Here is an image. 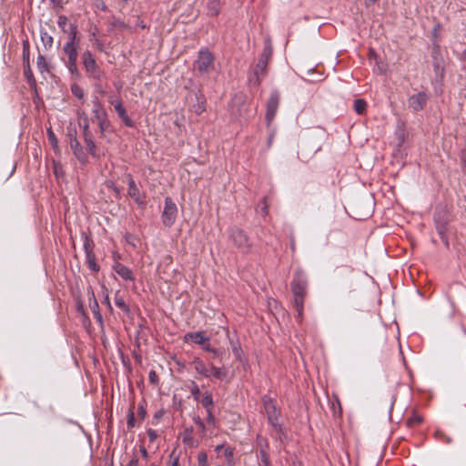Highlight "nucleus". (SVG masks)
I'll return each instance as SVG.
<instances>
[{
	"mask_svg": "<svg viewBox=\"0 0 466 466\" xmlns=\"http://www.w3.org/2000/svg\"><path fill=\"white\" fill-rule=\"evenodd\" d=\"M308 279L304 272L297 270L291 281V290L294 297V306L298 311V317L303 314L304 299L307 295Z\"/></svg>",
	"mask_w": 466,
	"mask_h": 466,
	"instance_id": "obj_1",
	"label": "nucleus"
},
{
	"mask_svg": "<svg viewBox=\"0 0 466 466\" xmlns=\"http://www.w3.org/2000/svg\"><path fill=\"white\" fill-rule=\"evenodd\" d=\"M262 400L268 423L272 426L275 434L279 435L282 432V427L279 423V416L280 412L277 409L276 404L271 400V398L264 396Z\"/></svg>",
	"mask_w": 466,
	"mask_h": 466,
	"instance_id": "obj_2",
	"label": "nucleus"
},
{
	"mask_svg": "<svg viewBox=\"0 0 466 466\" xmlns=\"http://www.w3.org/2000/svg\"><path fill=\"white\" fill-rule=\"evenodd\" d=\"M82 60L84 67L89 77H92L96 80H101L104 77V72L97 66L90 51L87 50L83 53Z\"/></svg>",
	"mask_w": 466,
	"mask_h": 466,
	"instance_id": "obj_3",
	"label": "nucleus"
},
{
	"mask_svg": "<svg viewBox=\"0 0 466 466\" xmlns=\"http://www.w3.org/2000/svg\"><path fill=\"white\" fill-rule=\"evenodd\" d=\"M177 216V205L173 202L171 198L167 197L165 198V207L162 212V222L165 227L170 228L174 225Z\"/></svg>",
	"mask_w": 466,
	"mask_h": 466,
	"instance_id": "obj_4",
	"label": "nucleus"
},
{
	"mask_svg": "<svg viewBox=\"0 0 466 466\" xmlns=\"http://www.w3.org/2000/svg\"><path fill=\"white\" fill-rule=\"evenodd\" d=\"M229 236L233 243L242 252H248L250 248V241L245 232L238 228H232L229 231Z\"/></svg>",
	"mask_w": 466,
	"mask_h": 466,
	"instance_id": "obj_5",
	"label": "nucleus"
},
{
	"mask_svg": "<svg viewBox=\"0 0 466 466\" xmlns=\"http://www.w3.org/2000/svg\"><path fill=\"white\" fill-rule=\"evenodd\" d=\"M213 63V55L208 50H200L195 62V67L199 73L203 74L209 70Z\"/></svg>",
	"mask_w": 466,
	"mask_h": 466,
	"instance_id": "obj_6",
	"label": "nucleus"
},
{
	"mask_svg": "<svg viewBox=\"0 0 466 466\" xmlns=\"http://www.w3.org/2000/svg\"><path fill=\"white\" fill-rule=\"evenodd\" d=\"M63 52L66 56L67 60L66 61V65L72 75L78 74L77 68V46H73L69 45H65L63 47Z\"/></svg>",
	"mask_w": 466,
	"mask_h": 466,
	"instance_id": "obj_7",
	"label": "nucleus"
},
{
	"mask_svg": "<svg viewBox=\"0 0 466 466\" xmlns=\"http://www.w3.org/2000/svg\"><path fill=\"white\" fill-rule=\"evenodd\" d=\"M431 57L435 78L437 80H441L444 76L445 66L444 60L440 54L439 46L433 48Z\"/></svg>",
	"mask_w": 466,
	"mask_h": 466,
	"instance_id": "obj_8",
	"label": "nucleus"
},
{
	"mask_svg": "<svg viewBox=\"0 0 466 466\" xmlns=\"http://www.w3.org/2000/svg\"><path fill=\"white\" fill-rule=\"evenodd\" d=\"M279 104V95L278 92H272L268 97L267 103V113L266 119L268 124H269L276 116L278 107Z\"/></svg>",
	"mask_w": 466,
	"mask_h": 466,
	"instance_id": "obj_9",
	"label": "nucleus"
},
{
	"mask_svg": "<svg viewBox=\"0 0 466 466\" xmlns=\"http://www.w3.org/2000/svg\"><path fill=\"white\" fill-rule=\"evenodd\" d=\"M428 101V96L425 92H419L410 96L408 99L409 106L415 112L424 108Z\"/></svg>",
	"mask_w": 466,
	"mask_h": 466,
	"instance_id": "obj_10",
	"label": "nucleus"
},
{
	"mask_svg": "<svg viewBox=\"0 0 466 466\" xmlns=\"http://www.w3.org/2000/svg\"><path fill=\"white\" fill-rule=\"evenodd\" d=\"M271 56H272V46L269 44L266 45L258 61V64H257V66L255 69L256 76H258L259 73H264Z\"/></svg>",
	"mask_w": 466,
	"mask_h": 466,
	"instance_id": "obj_11",
	"label": "nucleus"
},
{
	"mask_svg": "<svg viewBox=\"0 0 466 466\" xmlns=\"http://www.w3.org/2000/svg\"><path fill=\"white\" fill-rule=\"evenodd\" d=\"M109 102H110V104H112L114 106L116 112L117 113L118 116L123 121V123L128 127H133L134 122L127 116V111H126L125 107L123 106L122 102L118 99H114L113 97H111L109 99Z\"/></svg>",
	"mask_w": 466,
	"mask_h": 466,
	"instance_id": "obj_12",
	"label": "nucleus"
},
{
	"mask_svg": "<svg viewBox=\"0 0 466 466\" xmlns=\"http://www.w3.org/2000/svg\"><path fill=\"white\" fill-rule=\"evenodd\" d=\"M127 194L128 196L138 205H144L145 202L141 198L139 188L137 187L135 180L133 179V177L130 174L127 175Z\"/></svg>",
	"mask_w": 466,
	"mask_h": 466,
	"instance_id": "obj_13",
	"label": "nucleus"
},
{
	"mask_svg": "<svg viewBox=\"0 0 466 466\" xmlns=\"http://www.w3.org/2000/svg\"><path fill=\"white\" fill-rule=\"evenodd\" d=\"M115 272L121 277L124 280H134V275L132 270L125 265L116 262L113 266Z\"/></svg>",
	"mask_w": 466,
	"mask_h": 466,
	"instance_id": "obj_14",
	"label": "nucleus"
},
{
	"mask_svg": "<svg viewBox=\"0 0 466 466\" xmlns=\"http://www.w3.org/2000/svg\"><path fill=\"white\" fill-rule=\"evenodd\" d=\"M184 339L186 341L190 340L196 344L202 345L208 342L209 340V338L205 335V332L197 331L187 333L184 337Z\"/></svg>",
	"mask_w": 466,
	"mask_h": 466,
	"instance_id": "obj_15",
	"label": "nucleus"
},
{
	"mask_svg": "<svg viewBox=\"0 0 466 466\" xmlns=\"http://www.w3.org/2000/svg\"><path fill=\"white\" fill-rule=\"evenodd\" d=\"M192 366L198 374L206 378L210 377V368H208L204 361L199 358H195L193 360Z\"/></svg>",
	"mask_w": 466,
	"mask_h": 466,
	"instance_id": "obj_16",
	"label": "nucleus"
},
{
	"mask_svg": "<svg viewBox=\"0 0 466 466\" xmlns=\"http://www.w3.org/2000/svg\"><path fill=\"white\" fill-rule=\"evenodd\" d=\"M70 147L73 150L74 155L82 162L85 161L86 157L83 152L82 147L76 137L71 136L70 137Z\"/></svg>",
	"mask_w": 466,
	"mask_h": 466,
	"instance_id": "obj_17",
	"label": "nucleus"
},
{
	"mask_svg": "<svg viewBox=\"0 0 466 466\" xmlns=\"http://www.w3.org/2000/svg\"><path fill=\"white\" fill-rule=\"evenodd\" d=\"M92 103L94 105V108L92 109V114H93V118L95 120H96L100 117L107 116L106 110L103 108V106L101 105V103L97 97L94 98Z\"/></svg>",
	"mask_w": 466,
	"mask_h": 466,
	"instance_id": "obj_18",
	"label": "nucleus"
},
{
	"mask_svg": "<svg viewBox=\"0 0 466 466\" xmlns=\"http://www.w3.org/2000/svg\"><path fill=\"white\" fill-rule=\"evenodd\" d=\"M86 254V263L88 265V268L94 271L97 272L99 270V267L96 262V257L93 253L92 249H90L87 245H85Z\"/></svg>",
	"mask_w": 466,
	"mask_h": 466,
	"instance_id": "obj_19",
	"label": "nucleus"
},
{
	"mask_svg": "<svg viewBox=\"0 0 466 466\" xmlns=\"http://www.w3.org/2000/svg\"><path fill=\"white\" fill-rule=\"evenodd\" d=\"M182 442L188 448L198 447V441L192 437V429L185 430Z\"/></svg>",
	"mask_w": 466,
	"mask_h": 466,
	"instance_id": "obj_20",
	"label": "nucleus"
},
{
	"mask_svg": "<svg viewBox=\"0 0 466 466\" xmlns=\"http://www.w3.org/2000/svg\"><path fill=\"white\" fill-rule=\"evenodd\" d=\"M195 97L197 104L192 106V109L196 114L200 115L206 109V100L203 96H198L197 94H195Z\"/></svg>",
	"mask_w": 466,
	"mask_h": 466,
	"instance_id": "obj_21",
	"label": "nucleus"
},
{
	"mask_svg": "<svg viewBox=\"0 0 466 466\" xmlns=\"http://www.w3.org/2000/svg\"><path fill=\"white\" fill-rule=\"evenodd\" d=\"M68 33V41L65 45H69L73 46H77L76 40V35H77V27L74 24H70L69 29L67 30Z\"/></svg>",
	"mask_w": 466,
	"mask_h": 466,
	"instance_id": "obj_22",
	"label": "nucleus"
},
{
	"mask_svg": "<svg viewBox=\"0 0 466 466\" xmlns=\"http://www.w3.org/2000/svg\"><path fill=\"white\" fill-rule=\"evenodd\" d=\"M213 376L214 378H216L217 380H224L227 375H228V371L225 368H218L214 365H211L210 366V376Z\"/></svg>",
	"mask_w": 466,
	"mask_h": 466,
	"instance_id": "obj_23",
	"label": "nucleus"
},
{
	"mask_svg": "<svg viewBox=\"0 0 466 466\" xmlns=\"http://www.w3.org/2000/svg\"><path fill=\"white\" fill-rule=\"evenodd\" d=\"M199 400L206 410H211L214 409V402L211 393L208 391L205 392Z\"/></svg>",
	"mask_w": 466,
	"mask_h": 466,
	"instance_id": "obj_24",
	"label": "nucleus"
},
{
	"mask_svg": "<svg viewBox=\"0 0 466 466\" xmlns=\"http://www.w3.org/2000/svg\"><path fill=\"white\" fill-rule=\"evenodd\" d=\"M115 303L116 305L121 309L124 312L128 313L129 312V307L125 302L124 299L119 295V292H116L115 296Z\"/></svg>",
	"mask_w": 466,
	"mask_h": 466,
	"instance_id": "obj_25",
	"label": "nucleus"
},
{
	"mask_svg": "<svg viewBox=\"0 0 466 466\" xmlns=\"http://www.w3.org/2000/svg\"><path fill=\"white\" fill-rule=\"evenodd\" d=\"M367 103L364 99H356L354 101V110L357 114L362 115L366 111Z\"/></svg>",
	"mask_w": 466,
	"mask_h": 466,
	"instance_id": "obj_26",
	"label": "nucleus"
},
{
	"mask_svg": "<svg viewBox=\"0 0 466 466\" xmlns=\"http://www.w3.org/2000/svg\"><path fill=\"white\" fill-rule=\"evenodd\" d=\"M96 121L98 125L100 133L103 136L104 133L106 132L109 127V122L107 120V116L100 117V118L96 119Z\"/></svg>",
	"mask_w": 466,
	"mask_h": 466,
	"instance_id": "obj_27",
	"label": "nucleus"
},
{
	"mask_svg": "<svg viewBox=\"0 0 466 466\" xmlns=\"http://www.w3.org/2000/svg\"><path fill=\"white\" fill-rule=\"evenodd\" d=\"M36 66H37L38 70L41 73H44V72L47 71V63H46V58H45V56L43 55H39L37 56Z\"/></svg>",
	"mask_w": 466,
	"mask_h": 466,
	"instance_id": "obj_28",
	"label": "nucleus"
},
{
	"mask_svg": "<svg viewBox=\"0 0 466 466\" xmlns=\"http://www.w3.org/2000/svg\"><path fill=\"white\" fill-rule=\"evenodd\" d=\"M219 12V3L218 0H212L208 3V13L211 15H217Z\"/></svg>",
	"mask_w": 466,
	"mask_h": 466,
	"instance_id": "obj_29",
	"label": "nucleus"
},
{
	"mask_svg": "<svg viewBox=\"0 0 466 466\" xmlns=\"http://www.w3.org/2000/svg\"><path fill=\"white\" fill-rule=\"evenodd\" d=\"M88 297H89V307L93 312V314H95V311H99V306H98V303L95 298V294L93 291H91L89 294H88Z\"/></svg>",
	"mask_w": 466,
	"mask_h": 466,
	"instance_id": "obj_30",
	"label": "nucleus"
},
{
	"mask_svg": "<svg viewBox=\"0 0 466 466\" xmlns=\"http://www.w3.org/2000/svg\"><path fill=\"white\" fill-rule=\"evenodd\" d=\"M71 92L75 96H76L79 99L83 98L85 95L83 88L77 84H73L71 86Z\"/></svg>",
	"mask_w": 466,
	"mask_h": 466,
	"instance_id": "obj_31",
	"label": "nucleus"
},
{
	"mask_svg": "<svg viewBox=\"0 0 466 466\" xmlns=\"http://www.w3.org/2000/svg\"><path fill=\"white\" fill-rule=\"evenodd\" d=\"M41 40L46 47H51L53 45V37L46 32L41 33Z\"/></svg>",
	"mask_w": 466,
	"mask_h": 466,
	"instance_id": "obj_32",
	"label": "nucleus"
},
{
	"mask_svg": "<svg viewBox=\"0 0 466 466\" xmlns=\"http://www.w3.org/2000/svg\"><path fill=\"white\" fill-rule=\"evenodd\" d=\"M198 466H208V455L205 451H200L198 454Z\"/></svg>",
	"mask_w": 466,
	"mask_h": 466,
	"instance_id": "obj_33",
	"label": "nucleus"
},
{
	"mask_svg": "<svg viewBox=\"0 0 466 466\" xmlns=\"http://www.w3.org/2000/svg\"><path fill=\"white\" fill-rule=\"evenodd\" d=\"M67 23H68V19L66 15H62L58 16L57 25L62 29V31L67 32V30L66 28L67 25Z\"/></svg>",
	"mask_w": 466,
	"mask_h": 466,
	"instance_id": "obj_34",
	"label": "nucleus"
},
{
	"mask_svg": "<svg viewBox=\"0 0 466 466\" xmlns=\"http://www.w3.org/2000/svg\"><path fill=\"white\" fill-rule=\"evenodd\" d=\"M258 211L261 213L262 216H266L268 214V205L266 202V198H264L258 205Z\"/></svg>",
	"mask_w": 466,
	"mask_h": 466,
	"instance_id": "obj_35",
	"label": "nucleus"
},
{
	"mask_svg": "<svg viewBox=\"0 0 466 466\" xmlns=\"http://www.w3.org/2000/svg\"><path fill=\"white\" fill-rule=\"evenodd\" d=\"M190 391H191L193 398L196 400H198L199 397H200V390L195 382H192V388H191Z\"/></svg>",
	"mask_w": 466,
	"mask_h": 466,
	"instance_id": "obj_36",
	"label": "nucleus"
},
{
	"mask_svg": "<svg viewBox=\"0 0 466 466\" xmlns=\"http://www.w3.org/2000/svg\"><path fill=\"white\" fill-rule=\"evenodd\" d=\"M127 427L134 428L135 427V413L132 409H129L127 415Z\"/></svg>",
	"mask_w": 466,
	"mask_h": 466,
	"instance_id": "obj_37",
	"label": "nucleus"
},
{
	"mask_svg": "<svg viewBox=\"0 0 466 466\" xmlns=\"http://www.w3.org/2000/svg\"><path fill=\"white\" fill-rule=\"evenodd\" d=\"M194 422L198 425V429L200 430L201 433L204 435L206 431V426L204 421L199 417L194 418Z\"/></svg>",
	"mask_w": 466,
	"mask_h": 466,
	"instance_id": "obj_38",
	"label": "nucleus"
},
{
	"mask_svg": "<svg viewBox=\"0 0 466 466\" xmlns=\"http://www.w3.org/2000/svg\"><path fill=\"white\" fill-rule=\"evenodd\" d=\"M89 153L93 156L96 154V145L93 139H87L86 142Z\"/></svg>",
	"mask_w": 466,
	"mask_h": 466,
	"instance_id": "obj_39",
	"label": "nucleus"
},
{
	"mask_svg": "<svg viewBox=\"0 0 466 466\" xmlns=\"http://www.w3.org/2000/svg\"><path fill=\"white\" fill-rule=\"evenodd\" d=\"M207 421L208 424L215 426L216 424V418L213 414V410H207Z\"/></svg>",
	"mask_w": 466,
	"mask_h": 466,
	"instance_id": "obj_40",
	"label": "nucleus"
},
{
	"mask_svg": "<svg viewBox=\"0 0 466 466\" xmlns=\"http://www.w3.org/2000/svg\"><path fill=\"white\" fill-rule=\"evenodd\" d=\"M232 352L235 358L238 360L241 359V349L237 344H232Z\"/></svg>",
	"mask_w": 466,
	"mask_h": 466,
	"instance_id": "obj_41",
	"label": "nucleus"
},
{
	"mask_svg": "<svg viewBox=\"0 0 466 466\" xmlns=\"http://www.w3.org/2000/svg\"><path fill=\"white\" fill-rule=\"evenodd\" d=\"M49 1L54 9H56L57 11H59L60 9L63 8V5H64L63 0H49Z\"/></svg>",
	"mask_w": 466,
	"mask_h": 466,
	"instance_id": "obj_42",
	"label": "nucleus"
},
{
	"mask_svg": "<svg viewBox=\"0 0 466 466\" xmlns=\"http://www.w3.org/2000/svg\"><path fill=\"white\" fill-rule=\"evenodd\" d=\"M147 433L148 435L150 442L155 441L157 439V437H158L157 432L155 430H153V429H148Z\"/></svg>",
	"mask_w": 466,
	"mask_h": 466,
	"instance_id": "obj_43",
	"label": "nucleus"
},
{
	"mask_svg": "<svg viewBox=\"0 0 466 466\" xmlns=\"http://www.w3.org/2000/svg\"><path fill=\"white\" fill-rule=\"evenodd\" d=\"M261 463L262 466H271L268 456L265 451H261Z\"/></svg>",
	"mask_w": 466,
	"mask_h": 466,
	"instance_id": "obj_44",
	"label": "nucleus"
},
{
	"mask_svg": "<svg viewBox=\"0 0 466 466\" xmlns=\"http://www.w3.org/2000/svg\"><path fill=\"white\" fill-rule=\"evenodd\" d=\"M48 138L55 148L57 147V140L52 130H48Z\"/></svg>",
	"mask_w": 466,
	"mask_h": 466,
	"instance_id": "obj_45",
	"label": "nucleus"
},
{
	"mask_svg": "<svg viewBox=\"0 0 466 466\" xmlns=\"http://www.w3.org/2000/svg\"><path fill=\"white\" fill-rule=\"evenodd\" d=\"M148 378H149V380H150L151 383L157 384V373H156L155 370H151L149 372Z\"/></svg>",
	"mask_w": 466,
	"mask_h": 466,
	"instance_id": "obj_46",
	"label": "nucleus"
},
{
	"mask_svg": "<svg viewBox=\"0 0 466 466\" xmlns=\"http://www.w3.org/2000/svg\"><path fill=\"white\" fill-rule=\"evenodd\" d=\"M223 454L227 459H230L233 456V450L230 448H225L223 450Z\"/></svg>",
	"mask_w": 466,
	"mask_h": 466,
	"instance_id": "obj_47",
	"label": "nucleus"
},
{
	"mask_svg": "<svg viewBox=\"0 0 466 466\" xmlns=\"http://www.w3.org/2000/svg\"><path fill=\"white\" fill-rule=\"evenodd\" d=\"M137 415L143 420L146 416V410L142 405H139L137 408Z\"/></svg>",
	"mask_w": 466,
	"mask_h": 466,
	"instance_id": "obj_48",
	"label": "nucleus"
},
{
	"mask_svg": "<svg viewBox=\"0 0 466 466\" xmlns=\"http://www.w3.org/2000/svg\"><path fill=\"white\" fill-rule=\"evenodd\" d=\"M460 157H461L462 164L466 167V148L461 150Z\"/></svg>",
	"mask_w": 466,
	"mask_h": 466,
	"instance_id": "obj_49",
	"label": "nucleus"
},
{
	"mask_svg": "<svg viewBox=\"0 0 466 466\" xmlns=\"http://www.w3.org/2000/svg\"><path fill=\"white\" fill-rule=\"evenodd\" d=\"M103 303H105V304L106 305V307H107L110 310H112V309H112V306H111V303H110V299H109V296H108V294H106V296H105V300H104V302H103Z\"/></svg>",
	"mask_w": 466,
	"mask_h": 466,
	"instance_id": "obj_50",
	"label": "nucleus"
},
{
	"mask_svg": "<svg viewBox=\"0 0 466 466\" xmlns=\"http://www.w3.org/2000/svg\"><path fill=\"white\" fill-rule=\"evenodd\" d=\"M83 134H84L85 142H86L87 139H93L90 130L84 131Z\"/></svg>",
	"mask_w": 466,
	"mask_h": 466,
	"instance_id": "obj_51",
	"label": "nucleus"
},
{
	"mask_svg": "<svg viewBox=\"0 0 466 466\" xmlns=\"http://www.w3.org/2000/svg\"><path fill=\"white\" fill-rule=\"evenodd\" d=\"M96 7L100 8L103 11L106 10V4L103 1H98L97 4H96Z\"/></svg>",
	"mask_w": 466,
	"mask_h": 466,
	"instance_id": "obj_52",
	"label": "nucleus"
},
{
	"mask_svg": "<svg viewBox=\"0 0 466 466\" xmlns=\"http://www.w3.org/2000/svg\"><path fill=\"white\" fill-rule=\"evenodd\" d=\"M127 466H138L137 458H133L132 460H130L129 462L127 463Z\"/></svg>",
	"mask_w": 466,
	"mask_h": 466,
	"instance_id": "obj_53",
	"label": "nucleus"
},
{
	"mask_svg": "<svg viewBox=\"0 0 466 466\" xmlns=\"http://www.w3.org/2000/svg\"><path fill=\"white\" fill-rule=\"evenodd\" d=\"M89 130V125H88V119L86 117L84 119V125H83V132Z\"/></svg>",
	"mask_w": 466,
	"mask_h": 466,
	"instance_id": "obj_54",
	"label": "nucleus"
},
{
	"mask_svg": "<svg viewBox=\"0 0 466 466\" xmlns=\"http://www.w3.org/2000/svg\"><path fill=\"white\" fill-rule=\"evenodd\" d=\"M140 452H141L142 456L145 459H147L148 457V453H147V450L144 447L140 448Z\"/></svg>",
	"mask_w": 466,
	"mask_h": 466,
	"instance_id": "obj_55",
	"label": "nucleus"
},
{
	"mask_svg": "<svg viewBox=\"0 0 466 466\" xmlns=\"http://www.w3.org/2000/svg\"><path fill=\"white\" fill-rule=\"evenodd\" d=\"M94 316L99 322H102V316L99 311H95Z\"/></svg>",
	"mask_w": 466,
	"mask_h": 466,
	"instance_id": "obj_56",
	"label": "nucleus"
},
{
	"mask_svg": "<svg viewBox=\"0 0 466 466\" xmlns=\"http://www.w3.org/2000/svg\"><path fill=\"white\" fill-rule=\"evenodd\" d=\"M162 415H163V412H162L161 410H158V411H157V412L155 413V415H154V419H156V420H159V419L162 417Z\"/></svg>",
	"mask_w": 466,
	"mask_h": 466,
	"instance_id": "obj_57",
	"label": "nucleus"
},
{
	"mask_svg": "<svg viewBox=\"0 0 466 466\" xmlns=\"http://www.w3.org/2000/svg\"><path fill=\"white\" fill-rule=\"evenodd\" d=\"M290 248L292 249V251H295V249H296V245H295L294 238H290Z\"/></svg>",
	"mask_w": 466,
	"mask_h": 466,
	"instance_id": "obj_58",
	"label": "nucleus"
},
{
	"mask_svg": "<svg viewBox=\"0 0 466 466\" xmlns=\"http://www.w3.org/2000/svg\"><path fill=\"white\" fill-rule=\"evenodd\" d=\"M225 449V446L223 444L218 445L215 448V451L219 452L220 451H223Z\"/></svg>",
	"mask_w": 466,
	"mask_h": 466,
	"instance_id": "obj_59",
	"label": "nucleus"
},
{
	"mask_svg": "<svg viewBox=\"0 0 466 466\" xmlns=\"http://www.w3.org/2000/svg\"><path fill=\"white\" fill-rule=\"evenodd\" d=\"M25 76H27V78H28L29 80L33 77L32 73H31V71H30V69H29V68H28V70H25Z\"/></svg>",
	"mask_w": 466,
	"mask_h": 466,
	"instance_id": "obj_60",
	"label": "nucleus"
},
{
	"mask_svg": "<svg viewBox=\"0 0 466 466\" xmlns=\"http://www.w3.org/2000/svg\"><path fill=\"white\" fill-rule=\"evenodd\" d=\"M214 348L210 347V345H205L204 350L207 351L211 352Z\"/></svg>",
	"mask_w": 466,
	"mask_h": 466,
	"instance_id": "obj_61",
	"label": "nucleus"
},
{
	"mask_svg": "<svg viewBox=\"0 0 466 466\" xmlns=\"http://www.w3.org/2000/svg\"><path fill=\"white\" fill-rule=\"evenodd\" d=\"M178 459H175L174 461L172 462V465L171 466H178Z\"/></svg>",
	"mask_w": 466,
	"mask_h": 466,
	"instance_id": "obj_62",
	"label": "nucleus"
},
{
	"mask_svg": "<svg viewBox=\"0 0 466 466\" xmlns=\"http://www.w3.org/2000/svg\"><path fill=\"white\" fill-rule=\"evenodd\" d=\"M211 352H212V353H213V355H215V356H218V354H219V351H218L217 349H213Z\"/></svg>",
	"mask_w": 466,
	"mask_h": 466,
	"instance_id": "obj_63",
	"label": "nucleus"
},
{
	"mask_svg": "<svg viewBox=\"0 0 466 466\" xmlns=\"http://www.w3.org/2000/svg\"><path fill=\"white\" fill-rule=\"evenodd\" d=\"M462 59L466 62V50L462 53Z\"/></svg>",
	"mask_w": 466,
	"mask_h": 466,
	"instance_id": "obj_64",
	"label": "nucleus"
}]
</instances>
